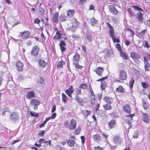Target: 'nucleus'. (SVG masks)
Returning <instances> with one entry per match:
<instances>
[{"label": "nucleus", "instance_id": "42", "mask_svg": "<svg viewBox=\"0 0 150 150\" xmlns=\"http://www.w3.org/2000/svg\"><path fill=\"white\" fill-rule=\"evenodd\" d=\"M107 24L109 28V32L114 30L113 27L111 26L109 23H107Z\"/></svg>", "mask_w": 150, "mask_h": 150}, {"label": "nucleus", "instance_id": "12", "mask_svg": "<svg viewBox=\"0 0 150 150\" xmlns=\"http://www.w3.org/2000/svg\"><path fill=\"white\" fill-rule=\"evenodd\" d=\"M30 35L29 31H25L21 34V37L23 39H27L28 38Z\"/></svg>", "mask_w": 150, "mask_h": 150}, {"label": "nucleus", "instance_id": "32", "mask_svg": "<svg viewBox=\"0 0 150 150\" xmlns=\"http://www.w3.org/2000/svg\"><path fill=\"white\" fill-rule=\"evenodd\" d=\"M37 82L39 83L42 84L44 82V80L41 76H39L37 79Z\"/></svg>", "mask_w": 150, "mask_h": 150}, {"label": "nucleus", "instance_id": "61", "mask_svg": "<svg viewBox=\"0 0 150 150\" xmlns=\"http://www.w3.org/2000/svg\"><path fill=\"white\" fill-rule=\"evenodd\" d=\"M81 128H78L75 130V133L76 134H79L80 132Z\"/></svg>", "mask_w": 150, "mask_h": 150}, {"label": "nucleus", "instance_id": "2", "mask_svg": "<svg viewBox=\"0 0 150 150\" xmlns=\"http://www.w3.org/2000/svg\"><path fill=\"white\" fill-rule=\"evenodd\" d=\"M40 102L38 100L36 99H32L30 102V104L33 106L34 109L36 110L37 109V106L39 105Z\"/></svg>", "mask_w": 150, "mask_h": 150}, {"label": "nucleus", "instance_id": "22", "mask_svg": "<svg viewBox=\"0 0 150 150\" xmlns=\"http://www.w3.org/2000/svg\"><path fill=\"white\" fill-rule=\"evenodd\" d=\"M123 108L124 111L128 113H129L130 112V108L129 105H125L123 107Z\"/></svg>", "mask_w": 150, "mask_h": 150}, {"label": "nucleus", "instance_id": "6", "mask_svg": "<svg viewBox=\"0 0 150 150\" xmlns=\"http://www.w3.org/2000/svg\"><path fill=\"white\" fill-rule=\"evenodd\" d=\"M113 143L117 144H120L122 142V139L120 137L114 136L112 138Z\"/></svg>", "mask_w": 150, "mask_h": 150}, {"label": "nucleus", "instance_id": "49", "mask_svg": "<svg viewBox=\"0 0 150 150\" xmlns=\"http://www.w3.org/2000/svg\"><path fill=\"white\" fill-rule=\"evenodd\" d=\"M109 35L111 38L115 36V33L114 30L109 32Z\"/></svg>", "mask_w": 150, "mask_h": 150}, {"label": "nucleus", "instance_id": "24", "mask_svg": "<svg viewBox=\"0 0 150 150\" xmlns=\"http://www.w3.org/2000/svg\"><path fill=\"white\" fill-rule=\"evenodd\" d=\"M71 23L73 26L75 27L78 26L79 24V23L78 22L76 18H74L71 20Z\"/></svg>", "mask_w": 150, "mask_h": 150}, {"label": "nucleus", "instance_id": "39", "mask_svg": "<svg viewBox=\"0 0 150 150\" xmlns=\"http://www.w3.org/2000/svg\"><path fill=\"white\" fill-rule=\"evenodd\" d=\"M86 36L87 38L89 41L91 42L92 41V35L91 34H87Z\"/></svg>", "mask_w": 150, "mask_h": 150}, {"label": "nucleus", "instance_id": "41", "mask_svg": "<svg viewBox=\"0 0 150 150\" xmlns=\"http://www.w3.org/2000/svg\"><path fill=\"white\" fill-rule=\"evenodd\" d=\"M88 86L86 84L84 83L81 84L79 86V88H81L84 89H86L87 88Z\"/></svg>", "mask_w": 150, "mask_h": 150}, {"label": "nucleus", "instance_id": "45", "mask_svg": "<svg viewBox=\"0 0 150 150\" xmlns=\"http://www.w3.org/2000/svg\"><path fill=\"white\" fill-rule=\"evenodd\" d=\"M104 109L106 110L111 109L110 105L108 104H106L105 105H104Z\"/></svg>", "mask_w": 150, "mask_h": 150}, {"label": "nucleus", "instance_id": "4", "mask_svg": "<svg viewBox=\"0 0 150 150\" xmlns=\"http://www.w3.org/2000/svg\"><path fill=\"white\" fill-rule=\"evenodd\" d=\"M76 121L74 119H71L70 122L69 129L72 130L76 127Z\"/></svg>", "mask_w": 150, "mask_h": 150}, {"label": "nucleus", "instance_id": "53", "mask_svg": "<svg viewBox=\"0 0 150 150\" xmlns=\"http://www.w3.org/2000/svg\"><path fill=\"white\" fill-rule=\"evenodd\" d=\"M116 48L120 51L121 52L122 49L120 47V45L119 44H117L116 45Z\"/></svg>", "mask_w": 150, "mask_h": 150}, {"label": "nucleus", "instance_id": "54", "mask_svg": "<svg viewBox=\"0 0 150 150\" xmlns=\"http://www.w3.org/2000/svg\"><path fill=\"white\" fill-rule=\"evenodd\" d=\"M59 45L62 46H66V44L64 41L61 40L60 41V43L59 44Z\"/></svg>", "mask_w": 150, "mask_h": 150}, {"label": "nucleus", "instance_id": "55", "mask_svg": "<svg viewBox=\"0 0 150 150\" xmlns=\"http://www.w3.org/2000/svg\"><path fill=\"white\" fill-rule=\"evenodd\" d=\"M86 0H79V3L80 4H83L86 3Z\"/></svg>", "mask_w": 150, "mask_h": 150}, {"label": "nucleus", "instance_id": "29", "mask_svg": "<svg viewBox=\"0 0 150 150\" xmlns=\"http://www.w3.org/2000/svg\"><path fill=\"white\" fill-rule=\"evenodd\" d=\"M75 11L74 10H69L67 11V15L70 17L72 16L74 14Z\"/></svg>", "mask_w": 150, "mask_h": 150}, {"label": "nucleus", "instance_id": "3", "mask_svg": "<svg viewBox=\"0 0 150 150\" xmlns=\"http://www.w3.org/2000/svg\"><path fill=\"white\" fill-rule=\"evenodd\" d=\"M18 118V116L15 112H12L10 115L9 119L12 121L14 122L16 121Z\"/></svg>", "mask_w": 150, "mask_h": 150}, {"label": "nucleus", "instance_id": "60", "mask_svg": "<svg viewBox=\"0 0 150 150\" xmlns=\"http://www.w3.org/2000/svg\"><path fill=\"white\" fill-rule=\"evenodd\" d=\"M40 21H41L40 19L38 18H36L35 19L34 21V23L39 24Z\"/></svg>", "mask_w": 150, "mask_h": 150}, {"label": "nucleus", "instance_id": "26", "mask_svg": "<svg viewBox=\"0 0 150 150\" xmlns=\"http://www.w3.org/2000/svg\"><path fill=\"white\" fill-rule=\"evenodd\" d=\"M142 120L144 122H149V118L147 114H143Z\"/></svg>", "mask_w": 150, "mask_h": 150}, {"label": "nucleus", "instance_id": "56", "mask_svg": "<svg viewBox=\"0 0 150 150\" xmlns=\"http://www.w3.org/2000/svg\"><path fill=\"white\" fill-rule=\"evenodd\" d=\"M145 80L148 83H150V76H147L146 77Z\"/></svg>", "mask_w": 150, "mask_h": 150}, {"label": "nucleus", "instance_id": "25", "mask_svg": "<svg viewBox=\"0 0 150 150\" xmlns=\"http://www.w3.org/2000/svg\"><path fill=\"white\" fill-rule=\"evenodd\" d=\"M103 100L107 103H112L113 100L111 98L105 96L103 99Z\"/></svg>", "mask_w": 150, "mask_h": 150}, {"label": "nucleus", "instance_id": "62", "mask_svg": "<svg viewBox=\"0 0 150 150\" xmlns=\"http://www.w3.org/2000/svg\"><path fill=\"white\" fill-rule=\"evenodd\" d=\"M81 138L82 141V144H84L85 142V138L84 136H81Z\"/></svg>", "mask_w": 150, "mask_h": 150}, {"label": "nucleus", "instance_id": "21", "mask_svg": "<svg viewBox=\"0 0 150 150\" xmlns=\"http://www.w3.org/2000/svg\"><path fill=\"white\" fill-rule=\"evenodd\" d=\"M39 64L41 67H44L47 65V63L44 60L41 59L39 61Z\"/></svg>", "mask_w": 150, "mask_h": 150}, {"label": "nucleus", "instance_id": "58", "mask_svg": "<svg viewBox=\"0 0 150 150\" xmlns=\"http://www.w3.org/2000/svg\"><path fill=\"white\" fill-rule=\"evenodd\" d=\"M91 113V112L90 111H88V110H86L84 111L83 113L84 115L85 116H87L88 115L90 114Z\"/></svg>", "mask_w": 150, "mask_h": 150}, {"label": "nucleus", "instance_id": "47", "mask_svg": "<svg viewBox=\"0 0 150 150\" xmlns=\"http://www.w3.org/2000/svg\"><path fill=\"white\" fill-rule=\"evenodd\" d=\"M39 11L40 14L42 15L44 13L45 11L42 8H40L39 9Z\"/></svg>", "mask_w": 150, "mask_h": 150}, {"label": "nucleus", "instance_id": "43", "mask_svg": "<svg viewBox=\"0 0 150 150\" xmlns=\"http://www.w3.org/2000/svg\"><path fill=\"white\" fill-rule=\"evenodd\" d=\"M75 99L76 101L79 103H81L82 102V99L79 96H76L75 97Z\"/></svg>", "mask_w": 150, "mask_h": 150}, {"label": "nucleus", "instance_id": "57", "mask_svg": "<svg viewBox=\"0 0 150 150\" xmlns=\"http://www.w3.org/2000/svg\"><path fill=\"white\" fill-rule=\"evenodd\" d=\"M73 64L75 65L76 67L78 69H81L83 67L82 66L79 65L78 63Z\"/></svg>", "mask_w": 150, "mask_h": 150}, {"label": "nucleus", "instance_id": "16", "mask_svg": "<svg viewBox=\"0 0 150 150\" xmlns=\"http://www.w3.org/2000/svg\"><path fill=\"white\" fill-rule=\"evenodd\" d=\"M130 57L134 59H137L140 58L139 54L134 52H132L131 53Z\"/></svg>", "mask_w": 150, "mask_h": 150}, {"label": "nucleus", "instance_id": "1", "mask_svg": "<svg viewBox=\"0 0 150 150\" xmlns=\"http://www.w3.org/2000/svg\"><path fill=\"white\" fill-rule=\"evenodd\" d=\"M127 77V74L125 71L120 70L119 71L118 78L120 80H125L126 79Z\"/></svg>", "mask_w": 150, "mask_h": 150}, {"label": "nucleus", "instance_id": "18", "mask_svg": "<svg viewBox=\"0 0 150 150\" xmlns=\"http://www.w3.org/2000/svg\"><path fill=\"white\" fill-rule=\"evenodd\" d=\"M104 71L103 68L102 67H99L95 70L96 73L99 76H102V73Z\"/></svg>", "mask_w": 150, "mask_h": 150}, {"label": "nucleus", "instance_id": "48", "mask_svg": "<svg viewBox=\"0 0 150 150\" xmlns=\"http://www.w3.org/2000/svg\"><path fill=\"white\" fill-rule=\"evenodd\" d=\"M132 7L134 9L136 10H140V11H143L142 9L141 8H139L138 6H132Z\"/></svg>", "mask_w": 150, "mask_h": 150}, {"label": "nucleus", "instance_id": "37", "mask_svg": "<svg viewBox=\"0 0 150 150\" xmlns=\"http://www.w3.org/2000/svg\"><path fill=\"white\" fill-rule=\"evenodd\" d=\"M143 45L144 47H146L148 49L150 47L149 45L148 44L146 40L143 41Z\"/></svg>", "mask_w": 150, "mask_h": 150}, {"label": "nucleus", "instance_id": "40", "mask_svg": "<svg viewBox=\"0 0 150 150\" xmlns=\"http://www.w3.org/2000/svg\"><path fill=\"white\" fill-rule=\"evenodd\" d=\"M30 115L32 116H34L36 117H38L39 115L38 113H36L34 112L30 111Z\"/></svg>", "mask_w": 150, "mask_h": 150}, {"label": "nucleus", "instance_id": "27", "mask_svg": "<svg viewBox=\"0 0 150 150\" xmlns=\"http://www.w3.org/2000/svg\"><path fill=\"white\" fill-rule=\"evenodd\" d=\"M116 92L118 93H122L124 92V89L121 86H120L116 88Z\"/></svg>", "mask_w": 150, "mask_h": 150}, {"label": "nucleus", "instance_id": "14", "mask_svg": "<svg viewBox=\"0 0 150 150\" xmlns=\"http://www.w3.org/2000/svg\"><path fill=\"white\" fill-rule=\"evenodd\" d=\"M92 138L94 141L98 142L101 140V137L99 134H96L93 136Z\"/></svg>", "mask_w": 150, "mask_h": 150}, {"label": "nucleus", "instance_id": "44", "mask_svg": "<svg viewBox=\"0 0 150 150\" xmlns=\"http://www.w3.org/2000/svg\"><path fill=\"white\" fill-rule=\"evenodd\" d=\"M141 84L142 86V87L144 88H148V84H147L145 82H142Z\"/></svg>", "mask_w": 150, "mask_h": 150}, {"label": "nucleus", "instance_id": "5", "mask_svg": "<svg viewBox=\"0 0 150 150\" xmlns=\"http://www.w3.org/2000/svg\"><path fill=\"white\" fill-rule=\"evenodd\" d=\"M39 48L37 46H34L31 52V54L34 56H37L38 53Z\"/></svg>", "mask_w": 150, "mask_h": 150}, {"label": "nucleus", "instance_id": "8", "mask_svg": "<svg viewBox=\"0 0 150 150\" xmlns=\"http://www.w3.org/2000/svg\"><path fill=\"white\" fill-rule=\"evenodd\" d=\"M58 13L56 12L54 13L52 16V20L53 23H57L59 21L58 18Z\"/></svg>", "mask_w": 150, "mask_h": 150}, {"label": "nucleus", "instance_id": "11", "mask_svg": "<svg viewBox=\"0 0 150 150\" xmlns=\"http://www.w3.org/2000/svg\"><path fill=\"white\" fill-rule=\"evenodd\" d=\"M109 11L113 14H116L118 13V11L113 5L109 6Z\"/></svg>", "mask_w": 150, "mask_h": 150}, {"label": "nucleus", "instance_id": "64", "mask_svg": "<svg viewBox=\"0 0 150 150\" xmlns=\"http://www.w3.org/2000/svg\"><path fill=\"white\" fill-rule=\"evenodd\" d=\"M95 150H103V148L99 146L97 147H96L95 148Z\"/></svg>", "mask_w": 150, "mask_h": 150}, {"label": "nucleus", "instance_id": "19", "mask_svg": "<svg viewBox=\"0 0 150 150\" xmlns=\"http://www.w3.org/2000/svg\"><path fill=\"white\" fill-rule=\"evenodd\" d=\"M142 16V14L139 12L137 14L136 18L139 22H142L143 19Z\"/></svg>", "mask_w": 150, "mask_h": 150}, {"label": "nucleus", "instance_id": "7", "mask_svg": "<svg viewBox=\"0 0 150 150\" xmlns=\"http://www.w3.org/2000/svg\"><path fill=\"white\" fill-rule=\"evenodd\" d=\"M144 68L146 71H150V65L148 62L147 59H146L145 57H144Z\"/></svg>", "mask_w": 150, "mask_h": 150}, {"label": "nucleus", "instance_id": "52", "mask_svg": "<svg viewBox=\"0 0 150 150\" xmlns=\"http://www.w3.org/2000/svg\"><path fill=\"white\" fill-rule=\"evenodd\" d=\"M127 11L132 16L134 15V13L132 12V10L131 8H129L127 9Z\"/></svg>", "mask_w": 150, "mask_h": 150}, {"label": "nucleus", "instance_id": "46", "mask_svg": "<svg viewBox=\"0 0 150 150\" xmlns=\"http://www.w3.org/2000/svg\"><path fill=\"white\" fill-rule=\"evenodd\" d=\"M134 82V81L132 79L129 81V87L130 88H132L133 87V84Z\"/></svg>", "mask_w": 150, "mask_h": 150}, {"label": "nucleus", "instance_id": "34", "mask_svg": "<svg viewBox=\"0 0 150 150\" xmlns=\"http://www.w3.org/2000/svg\"><path fill=\"white\" fill-rule=\"evenodd\" d=\"M59 19L61 21H64L66 20V16L63 14H62L59 16Z\"/></svg>", "mask_w": 150, "mask_h": 150}, {"label": "nucleus", "instance_id": "20", "mask_svg": "<svg viewBox=\"0 0 150 150\" xmlns=\"http://www.w3.org/2000/svg\"><path fill=\"white\" fill-rule=\"evenodd\" d=\"M116 122L115 120H111L108 123V125L110 129H112L116 125Z\"/></svg>", "mask_w": 150, "mask_h": 150}, {"label": "nucleus", "instance_id": "13", "mask_svg": "<svg viewBox=\"0 0 150 150\" xmlns=\"http://www.w3.org/2000/svg\"><path fill=\"white\" fill-rule=\"evenodd\" d=\"M134 114H130L129 115H126L127 120L128 119L129 120H126V123L129 125L130 127L131 122L130 120H132L133 116L134 115Z\"/></svg>", "mask_w": 150, "mask_h": 150}, {"label": "nucleus", "instance_id": "33", "mask_svg": "<svg viewBox=\"0 0 150 150\" xmlns=\"http://www.w3.org/2000/svg\"><path fill=\"white\" fill-rule=\"evenodd\" d=\"M97 21L93 17L91 19L90 24L92 26H93L97 23Z\"/></svg>", "mask_w": 150, "mask_h": 150}, {"label": "nucleus", "instance_id": "63", "mask_svg": "<svg viewBox=\"0 0 150 150\" xmlns=\"http://www.w3.org/2000/svg\"><path fill=\"white\" fill-rule=\"evenodd\" d=\"M46 123V122L45 121H44V122L42 124H41L39 125V127L40 128L43 127L45 125Z\"/></svg>", "mask_w": 150, "mask_h": 150}, {"label": "nucleus", "instance_id": "51", "mask_svg": "<svg viewBox=\"0 0 150 150\" xmlns=\"http://www.w3.org/2000/svg\"><path fill=\"white\" fill-rule=\"evenodd\" d=\"M112 38L113 41L115 42H119V40L118 39H116L115 38V36L111 38Z\"/></svg>", "mask_w": 150, "mask_h": 150}, {"label": "nucleus", "instance_id": "17", "mask_svg": "<svg viewBox=\"0 0 150 150\" xmlns=\"http://www.w3.org/2000/svg\"><path fill=\"white\" fill-rule=\"evenodd\" d=\"M80 57V56L78 54H76L73 57V63H78L79 59Z\"/></svg>", "mask_w": 150, "mask_h": 150}, {"label": "nucleus", "instance_id": "15", "mask_svg": "<svg viewBox=\"0 0 150 150\" xmlns=\"http://www.w3.org/2000/svg\"><path fill=\"white\" fill-rule=\"evenodd\" d=\"M74 91V90L72 87L71 86H70L68 89L66 90L65 92L69 97H71V93H73Z\"/></svg>", "mask_w": 150, "mask_h": 150}, {"label": "nucleus", "instance_id": "31", "mask_svg": "<svg viewBox=\"0 0 150 150\" xmlns=\"http://www.w3.org/2000/svg\"><path fill=\"white\" fill-rule=\"evenodd\" d=\"M120 55L123 59H128L127 55L124 52L122 51H121L120 52Z\"/></svg>", "mask_w": 150, "mask_h": 150}, {"label": "nucleus", "instance_id": "30", "mask_svg": "<svg viewBox=\"0 0 150 150\" xmlns=\"http://www.w3.org/2000/svg\"><path fill=\"white\" fill-rule=\"evenodd\" d=\"M68 145L71 147H73L75 144L74 141L72 139H69L67 141Z\"/></svg>", "mask_w": 150, "mask_h": 150}, {"label": "nucleus", "instance_id": "59", "mask_svg": "<svg viewBox=\"0 0 150 150\" xmlns=\"http://www.w3.org/2000/svg\"><path fill=\"white\" fill-rule=\"evenodd\" d=\"M60 47V49L61 50V51L62 52H64L66 49V48L65 47V46H59Z\"/></svg>", "mask_w": 150, "mask_h": 150}, {"label": "nucleus", "instance_id": "9", "mask_svg": "<svg viewBox=\"0 0 150 150\" xmlns=\"http://www.w3.org/2000/svg\"><path fill=\"white\" fill-rule=\"evenodd\" d=\"M17 67V69L19 71H21L23 68V64L22 62L21 61H18L16 64Z\"/></svg>", "mask_w": 150, "mask_h": 150}, {"label": "nucleus", "instance_id": "38", "mask_svg": "<svg viewBox=\"0 0 150 150\" xmlns=\"http://www.w3.org/2000/svg\"><path fill=\"white\" fill-rule=\"evenodd\" d=\"M53 39L54 40H56L59 39H61L60 35H59V31H58L56 33V35L53 37Z\"/></svg>", "mask_w": 150, "mask_h": 150}, {"label": "nucleus", "instance_id": "36", "mask_svg": "<svg viewBox=\"0 0 150 150\" xmlns=\"http://www.w3.org/2000/svg\"><path fill=\"white\" fill-rule=\"evenodd\" d=\"M62 101L65 103L66 102L67 100V98L66 95L63 93H62Z\"/></svg>", "mask_w": 150, "mask_h": 150}, {"label": "nucleus", "instance_id": "28", "mask_svg": "<svg viewBox=\"0 0 150 150\" xmlns=\"http://www.w3.org/2000/svg\"><path fill=\"white\" fill-rule=\"evenodd\" d=\"M59 35H60L61 39H63L64 40H66L67 39V38L65 34L63 31H59Z\"/></svg>", "mask_w": 150, "mask_h": 150}, {"label": "nucleus", "instance_id": "23", "mask_svg": "<svg viewBox=\"0 0 150 150\" xmlns=\"http://www.w3.org/2000/svg\"><path fill=\"white\" fill-rule=\"evenodd\" d=\"M90 99L91 104L93 105L95 104L96 100L95 99L94 95H91L90 96Z\"/></svg>", "mask_w": 150, "mask_h": 150}, {"label": "nucleus", "instance_id": "35", "mask_svg": "<svg viewBox=\"0 0 150 150\" xmlns=\"http://www.w3.org/2000/svg\"><path fill=\"white\" fill-rule=\"evenodd\" d=\"M65 63L64 62L61 61L58 63L57 66L59 68H61L62 67L63 65L65 64Z\"/></svg>", "mask_w": 150, "mask_h": 150}, {"label": "nucleus", "instance_id": "50", "mask_svg": "<svg viewBox=\"0 0 150 150\" xmlns=\"http://www.w3.org/2000/svg\"><path fill=\"white\" fill-rule=\"evenodd\" d=\"M139 136V134L137 131H136L135 132L133 136V137L134 138H137Z\"/></svg>", "mask_w": 150, "mask_h": 150}, {"label": "nucleus", "instance_id": "10", "mask_svg": "<svg viewBox=\"0 0 150 150\" xmlns=\"http://www.w3.org/2000/svg\"><path fill=\"white\" fill-rule=\"evenodd\" d=\"M35 96V94L33 91H29L27 92L26 95V97L28 99L34 98Z\"/></svg>", "mask_w": 150, "mask_h": 150}]
</instances>
